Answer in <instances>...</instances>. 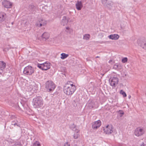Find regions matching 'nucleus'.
<instances>
[{
	"instance_id": "obj_1",
	"label": "nucleus",
	"mask_w": 146,
	"mask_h": 146,
	"mask_svg": "<svg viewBox=\"0 0 146 146\" xmlns=\"http://www.w3.org/2000/svg\"><path fill=\"white\" fill-rule=\"evenodd\" d=\"M76 90L75 86L73 84H70L69 85H66L64 86L63 88L64 93L68 95L72 94Z\"/></svg>"
},
{
	"instance_id": "obj_2",
	"label": "nucleus",
	"mask_w": 146,
	"mask_h": 146,
	"mask_svg": "<svg viewBox=\"0 0 146 146\" xmlns=\"http://www.w3.org/2000/svg\"><path fill=\"white\" fill-rule=\"evenodd\" d=\"M33 105L35 108L40 107L43 105L42 99L40 97H37L33 99Z\"/></svg>"
},
{
	"instance_id": "obj_3",
	"label": "nucleus",
	"mask_w": 146,
	"mask_h": 146,
	"mask_svg": "<svg viewBox=\"0 0 146 146\" xmlns=\"http://www.w3.org/2000/svg\"><path fill=\"white\" fill-rule=\"evenodd\" d=\"M45 88L48 91L52 92L55 89L54 83L52 81L48 80L45 83Z\"/></svg>"
},
{
	"instance_id": "obj_4",
	"label": "nucleus",
	"mask_w": 146,
	"mask_h": 146,
	"mask_svg": "<svg viewBox=\"0 0 146 146\" xmlns=\"http://www.w3.org/2000/svg\"><path fill=\"white\" fill-rule=\"evenodd\" d=\"M37 66L43 70H46L50 68V64L47 62L42 64H38Z\"/></svg>"
},
{
	"instance_id": "obj_5",
	"label": "nucleus",
	"mask_w": 146,
	"mask_h": 146,
	"mask_svg": "<svg viewBox=\"0 0 146 146\" xmlns=\"http://www.w3.org/2000/svg\"><path fill=\"white\" fill-rule=\"evenodd\" d=\"M34 68L29 66L25 67L23 71V73L27 75H31L34 72Z\"/></svg>"
},
{
	"instance_id": "obj_6",
	"label": "nucleus",
	"mask_w": 146,
	"mask_h": 146,
	"mask_svg": "<svg viewBox=\"0 0 146 146\" xmlns=\"http://www.w3.org/2000/svg\"><path fill=\"white\" fill-rule=\"evenodd\" d=\"M110 84L111 86L114 88L117 85L118 82V78L116 77H111L109 80Z\"/></svg>"
},
{
	"instance_id": "obj_7",
	"label": "nucleus",
	"mask_w": 146,
	"mask_h": 146,
	"mask_svg": "<svg viewBox=\"0 0 146 146\" xmlns=\"http://www.w3.org/2000/svg\"><path fill=\"white\" fill-rule=\"evenodd\" d=\"M102 2L104 6L110 9L112 7L111 2L108 0H102Z\"/></svg>"
},
{
	"instance_id": "obj_8",
	"label": "nucleus",
	"mask_w": 146,
	"mask_h": 146,
	"mask_svg": "<svg viewBox=\"0 0 146 146\" xmlns=\"http://www.w3.org/2000/svg\"><path fill=\"white\" fill-rule=\"evenodd\" d=\"M144 133V131L142 129L137 128L136 129L134 132L135 135L138 137L143 135Z\"/></svg>"
},
{
	"instance_id": "obj_9",
	"label": "nucleus",
	"mask_w": 146,
	"mask_h": 146,
	"mask_svg": "<svg viewBox=\"0 0 146 146\" xmlns=\"http://www.w3.org/2000/svg\"><path fill=\"white\" fill-rule=\"evenodd\" d=\"M111 126L108 125L104 129V132L106 134H110L113 132Z\"/></svg>"
},
{
	"instance_id": "obj_10",
	"label": "nucleus",
	"mask_w": 146,
	"mask_h": 146,
	"mask_svg": "<svg viewBox=\"0 0 146 146\" xmlns=\"http://www.w3.org/2000/svg\"><path fill=\"white\" fill-rule=\"evenodd\" d=\"M2 5L5 7L9 8H11L12 4L7 0H4L2 3Z\"/></svg>"
},
{
	"instance_id": "obj_11",
	"label": "nucleus",
	"mask_w": 146,
	"mask_h": 146,
	"mask_svg": "<svg viewBox=\"0 0 146 146\" xmlns=\"http://www.w3.org/2000/svg\"><path fill=\"white\" fill-rule=\"evenodd\" d=\"M101 125V122L99 120L94 122L92 125V128L96 129L99 127Z\"/></svg>"
},
{
	"instance_id": "obj_12",
	"label": "nucleus",
	"mask_w": 146,
	"mask_h": 146,
	"mask_svg": "<svg viewBox=\"0 0 146 146\" xmlns=\"http://www.w3.org/2000/svg\"><path fill=\"white\" fill-rule=\"evenodd\" d=\"M46 24V22L44 20L41 19L38 22H37L36 25V26L39 27H40L42 26H44Z\"/></svg>"
},
{
	"instance_id": "obj_13",
	"label": "nucleus",
	"mask_w": 146,
	"mask_h": 146,
	"mask_svg": "<svg viewBox=\"0 0 146 146\" xmlns=\"http://www.w3.org/2000/svg\"><path fill=\"white\" fill-rule=\"evenodd\" d=\"M6 66V64L5 62L3 61H0V73H2Z\"/></svg>"
},
{
	"instance_id": "obj_14",
	"label": "nucleus",
	"mask_w": 146,
	"mask_h": 146,
	"mask_svg": "<svg viewBox=\"0 0 146 146\" xmlns=\"http://www.w3.org/2000/svg\"><path fill=\"white\" fill-rule=\"evenodd\" d=\"M138 44L143 48L146 49V40H139L138 42Z\"/></svg>"
},
{
	"instance_id": "obj_15",
	"label": "nucleus",
	"mask_w": 146,
	"mask_h": 146,
	"mask_svg": "<svg viewBox=\"0 0 146 146\" xmlns=\"http://www.w3.org/2000/svg\"><path fill=\"white\" fill-rule=\"evenodd\" d=\"M76 9L78 10H81L83 7L81 1H78L77 3H76Z\"/></svg>"
},
{
	"instance_id": "obj_16",
	"label": "nucleus",
	"mask_w": 146,
	"mask_h": 146,
	"mask_svg": "<svg viewBox=\"0 0 146 146\" xmlns=\"http://www.w3.org/2000/svg\"><path fill=\"white\" fill-rule=\"evenodd\" d=\"M69 19L67 18L66 17L64 16L62 20V21L61 23V24L63 26L66 25L68 23Z\"/></svg>"
},
{
	"instance_id": "obj_17",
	"label": "nucleus",
	"mask_w": 146,
	"mask_h": 146,
	"mask_svg": "<svg viewBox=\"0 0 146 146\" xmlns=\"http://www.w3.org/2000/svg\"><path fill=\"white\" fill-rule=\"evenodd\" d=\"M119 36L117 34L111 35L109 36L108 37L112 40H116L118 39Z\"/></svg>"
},
{
	"instance_id": "obj_18",
	"label": "nucleus",
	"mask_w": 146,
	"mask_h": 146,
	"mask_svg": "<svg viewBox=\"0 0 146 146\" xmlns=\"http://www.w3.org/2000/svg\"><path fill=\"white\" fill-rule=\"evenodd\" d=\"M49 37V35L48 33H44L42 35V37L44 40L48 39Z\"/></svg>"
},
{
	"instance_id": "obj_19",
	"label": "nucleus",
	"mask_w": 146,
	"mask_h": 146,
	"mask_svg": "<svg viewBox=\"0 0 146 146\" xmlns=\"http://www.w3.org/2000/svg\"><path fill=\"white\" fill-rule=\"evenodd\" d=\"M94 101L91 100H90L87 104L88 106L90 109L93 108L94 106Z\"/></svg>"
},
{
	"instance_id": "obj_20",
	"label": "nucleus",
	"mask_w": 146,
	"mask_h": 146,
	"mask_svg": "<svg viewBox=\"0 0 146 146\" xmlns=\"http://www.w3.org/2000/svg\"><path fill=\"white\" fill-rule=\"evenodd\" d=\"M122 68V67L121 65L119 64H118L117 63L115 64L114 65L113 67V69L117 70L121 69Z\"/></svg>"
},
{
	"instance_id": "obj_21",
	"label": "nucleus",
	"mask_w": 146,
	"mask_h": 146,
	"mask_svg": "<svg viewBox=\"0 0 146 146\" xmlns=\"http://www.w3.org/2000/svg\"><path fill=\"white\" fill-rule=\"evenodd\" d=\"M5 14L3 13H0V22H1L3 21L5 19L4 17Z\"/></svg>"
},
{
	"instance_id": "obj_22",
	"label": "nucleus",
	"mask_w": 146,
	"mask_h": 146,
	"mask_svg": "<svg viewBox=\"0 0 146 146\" xmlns=\"http://www.w3.org/2000/svg\"><path fill=\"white\" fill-rule=\"evenodd\" d=\"M76 125L74 124L72 125L70 127L71 129L72 130L75 131V132H79V130L76 129Z\"/></svg>"
},
{
	"instance_id": "obj_23",
	"label": "nucleus",
	"mask_w": 146,
	"mask_h": 146,
	"mask_svg": "<svg viewBox=\"0 0 146 146\" xmlns=\"http://www.w3.org/2000/svg\"><path fill=\"white\" fill-rule=\"evenodd\" d=\"M61 58L62 59H64L65 58L68 56L69 55L68 54H66L64 53H62L61 54Z\"/></svg>"
},
{
	"instance_id": "obj_24",
	"label": "nucleus",
	"mask_w": 146,
	"mask_h": 146,
	"mask_svg": "<svg viewBox=\"0 0 146 146\" xmlns=\"http://www.w3.org/2000/svg\"><path fill=\"white\" fill-rule=\"evenodd\" d=\"M11 125H14V126L17 125V126L18 127H20L19 126V124L18 123L17 121H12L11 122Z\"/></svg>"
},
{
	"instance_id": "obj_25",
	"label": "nucleus",
	"mask_w": 146,
	"mask_h": 146,
	"mask_svg": "<svg viewBox=\"0 0 146 146\" xmlns=\"http://www.w3.org/2000/svg\"><path fill=\"white\" fill-rule=\"evenodd\" d=\"M90 36L89 34H86L83 37V39L87 40L90 38Z\"/></svg>"
},
{
	"instance_id": "obj_26",
	"label": "nucleus",
	"mask_w": 146,
	"mask_h": 146,
	"mask_svg": "<svg viewBox=\"0 0 146 146\" xmlns=\"http://www.w3.org/2000/svg\"><path fill=\"white\" fill-rule=\"evenodd\" d=\"M120 93L123 95V97H125L127 96V95L126 93L122 90H121L120 91Z\"/></svg>"
},
{
	"instance_id": "obj_27",
	"label": "nucleus",
	"mask_w": 146,
	"mask_h": 146,
	"mask_svg": "<svg viewBox=\"0 0 146 146\" xmlns=\"http://www.w3.org/2000/svg\"><path fill=\"white\" fill-rule=\"evenodd\" d=\"M33 146H40V143L38 141H36L34 143Z\"/></svg>"
},
{
	"instance_id": "obj_28",
	"label": "nucleus",
	"mask_w": 146,
	"mask_h": 146,
	"mask_svg": "<svg viewBox=\"0 0 146 146\" xmlns=\"http://www.w3.org/2000/svg\"><path fill=\"white\" fill-rule=\"evenodd\" d=\"M14 146H23L21 143L20 142H17L15 143Z\"/></svg>"
},
{
	"instance_id": "obj_29",
	"label": "nucleus",
	"mask_w": 146,
	"mask_h": 146,
	"mask_svg": "<svg viewBox=\"0 0 146 146\" xmlns=\"http://www.w3.org/2000/svg\"><path fill=\"white\" fill-rule=\"evenodd\" d=\"M127 57L123 58L122 59V62L123 63H125L127 62Z\"/></svg>"
},
{
	"instance_id": "obj_30",
	"label": "nucleus",
	"mask_w": 146,
	"mask_h": 146,
	"mask_svg": "<svg viewBox=\"0 0 146 146\" xmlns=\"http://www.w3.org/2000/svg\"><path fill=\"white\" fill-rule=\"evenodd\" d=\"M76 133H75L74 135V137L75 139H77L79 136L78 134V132H75Z\"/></svg>"
},
{
	"instance_id": "obj_31",
	"label": "nucleus",
	"mask_w": 146,
	"mask_h": 146,
	"mask_svg": "<svg viewBox=\"0 0 146 146\" xmlns=\"http://www.w3.org/2000/svg\"><path fill=\"white\" fill-rule=\"evenodd\" d=\"M29 7L30 9L33 10L34 9L35 7L34 5L31 4L29 5Z\"/></svg>"
},
{
	"instance_id": "obj_32",
	"label": "nucleus",
	"mask_w": 146,
	"mask_h": 146,
	"mask_svg": "<svg viewBox=\"0 0 146 146\" xmlns=\"http://www.w3.org/2000/svg\"><path fill=\"white\" fill-rule=\"evenodd\" d=\"M66 31L67 32V33H70L71 30L69 27H66Z\"/></svg>"
},
{
	"instance_id": "obj_33",
	"label": "nucleus",
	"mask_w": 146,
	"mask_h": 146,
	"mask_svg": "<svg viewBox=\"0 0 146 146\" xmlns=\"http://www.w3.org/2000/svg\"><path fill=\"white\" fill-rule=\"evenodd\" d=\"M61 89V88L60 87H58V89L57 90L58 91H56V92H55V94H57L58 93H59L60 92V90Z\"/></svg>"
},
{
	"instance_id": "obj_34",
	"label": "nucleus",
	"mask_w": 146,
	"mask_h": 146,
	"mask_svg": "<svg viewBox=\"0 0 146 146\" xmlns=\"http://www.w3.org/2000/svg\"><path fill=\"white\" fill-rule=\"evenodd\" d=\"M118 112L121 115H120V117H121L124 114V113L123 111L122 110H119L118 111Z\"/></svg>"
},
{
	"instance_id": "obj_35",
	"label": "nucleus",
	"mask_w": 146,
	"mask_h": 146,
	"mask_svg": "<svg viewBox=\"0 0 146 146\" xmlns=\"http://www.w3.org/2000/svg\"><path fill=\"white\" fill-rule=\"evenodd\" d=\"M61 70H62V72H64L65 71V68L64 67H61Z\"/></svg>"
},
{
	"instance_id": "obj_36",
	"label": "nucleus",
	"mask_w": 146,
	"mask_h": 146,
	"mask_svg": "<svg viewBox=\"0 0 146 146\" xmlns=\"http://www.w3.org/2000/svg\"><path fill=\"white\" fill-rule=\"evenodd\" d=\"M15 118V116L13 115H11L10 117V118L11 119H14Z\"/></svg>"
},
{
	"instance_id": "obj_37",
	"label": "nucleus",
	"mask_w": 146,
	"mask_h": 146,
	"mask_svg": "<svg viewBox=\"0 0 146 146\" xmlns=\"http://www.w3.org/2000/svg\"><path fill=\"white\" fill-rule=\"evenodd\" d=\"M64 146H70V145L67 143L64 144Z\"/></svg>"
},
{
	"instance_id": "obj_38",
	"label": "nucleus",
	"mask_w": 146,
	"mask_h": 146,
	"mask_svg": "<svg viewBox=\"0 0 146 146\" xmlns=\"http://www.w3.org/2000/svg\"><path fill=\"white\" fill-rule=\"evenodd\" d=\"M131 96L130 95H129V96H128V98H129V99H130V98H131Z\"/></svg>"
},
{
	"instance_id": "obj_39",
	"label": "nucleus",
	"mask_w": 146,
	"mask_h": 146,
	"mask_svg": "<svg viewBox=\"0 0 146 146\" xmlns=\"http://www.w3.org/2000/svg\"><path fill=\"white\" fill-rule=\"evenodd\" d=\"M112 60H110L109 61V62L110 63L111 62H112Z\"/></svg>"
},
{
	"instance_id": "obj_40",
	"label": "nucleus",
	"mask_w": 146,
	"mask_h": 146,
	"mask_svg": "<svg viewBox=\"0 0 146 146\" xmlns=\"http://www.w3.org/2000/svg\"><path fill=\"white\" fill-rule=\"evenodd\" d=\"M70 82L72 83V82H69V83H68V84H70ZM67 83H68V82H67Z\"/></svg>"
},
{
	"instance_id": "obj_41",
	"label": "nucleus",
	"mask_w": 146,
	"mask_h": 146,
	"mask_svg": "<svg viewBox=\"0 0 146 146\" xmlns=\"http://www.w3.org/2000/svg\"><path fill=\"white\" fill-rule=\"evenodd\" d=\"M99 57H100L99 56H97L96 57V58H99Z\"/></svg>"
},
{
	"instance_id": "obj_42",
	"label": "nucleus",
	"mask_w": 146,
	"mask_h": 146,
	"mask_svg": "<svg viewBox=\"0 0 146 146\" xmlns=\"http://www.w3.org/2000/svg\"><path fill=\"white\" fill-rule=\"evenodd\" d=\"M86 0H82V1L83 2L85 1Z\"/></svg>"
},
{
	"instance_id": "obj_43",
	"label": "nucleus",
	"mask_w": 146,
	"mask_h": 146,
	"mask_svg": "<svg viewBox=\"0 0 146 146\" xmlns=\"http://www.w3.org/2000/svg\"><path fill=\"white\" fill-rule=\"evenodd\" d=\"M12 24H13V23H12Z\"/></svg>"
}]
</instances>
